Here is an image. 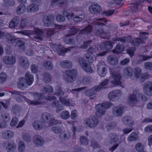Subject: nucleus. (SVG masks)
<instances>
[{"label": "nucleus", "mask_w": 152, "mask_h": 152, "mask_svg": "<svg viewBox=\"0 0 152 152\" xmlns=\"http://www.w3.org/2000/svg\"><path fill=\"white\" fill-rule=\"evenodd\" d=\"M110 20H107L105 18L94 19L92 25L97 28L94 31V34L96 36H99L102 38L108 39L110 37L109 30H104L101 27L107 25L110 30L115 31L118 28L117 25L115 24L110 23Z\"/></svg>", "instance_id": "f257e3e1"}, {"label": "nucleus", "mask_w": 152, "mask_h": 152, "mask_svg": "<svg viewBox=\"0 0 152 152\" xmlns=\"http://www.w3.org/2000/svg\"><path fill=\"white\" fill-rule=\"evenodd\" d=\"M24 34L29 36L30 39L36 41H42L43 38L42 37L43 34V31L39 29H37L34 31L28 30L24 32Z\"/></svg>", "instance_id": "f03ea898"}, {"label": "nucleus", "mask_w": 152, "mask_h": 152, "mask_svg": "<svg viewBox=\"0 0 152 152\" xmlns=\"http://www.w3.org/2000/svg\"><path fill=\"white\" fill-rule=\"evenodd\" d=\"M111 105V104L108 102H105L101 104H97L96 106V111L95 113L96 115L98 117H101L105 114L106 110L110 107Z\"/></svg>", "instance_id": "7ed1b4c3"}, {"label": "nucleus", "mask_w": 152, "mask_h": 152, "mask_svg": "<svg viewBox=\"0 0 152 152\" xmlns=\"http://www.w3.org/2000/svg\"><path fill=\"white\" fill-rule=\"evenodd\" d=\"M77 75V70L75 69L67 70L64 76V80L67 83H73L75 81Z\"/></svg>", "instance_id": "20e7f679"}, {"label": "nucleus", "mask_w": 152, "mask_h": 152, "mask_svg": "<svg viewBox=\"0 0 152 152\" xmlns=\"http://www.w3.org/2000/svg\"><path fill=\"white\" fill-rule=\"evenodd\" d=\"M32 97L34 100H29L28 102L31 105H39L41 103V101L45 98L44 95L42 93H39L34 92L32 93Z\"/></svg>", "instance_id": "39448f33"}, {"label": "nucleus", "mask_w": 152, "mask_h": 152, "mask_svg": "<svg viewBox=\"0 0 152 152\" xmlns=\"http://www.w3.org/2000/svg\"><path fill=\"white\" fill-rule=\"evenodd\" d=\"M121 76L119 73L114 72L112 73L111 76L110 77L109 80L111 83L113 84L121 86Z\"/></svg>", "instance_id": "423d86ee"}, {"label": "nucleus", "mask_w": 152, "mask_h": 152, "mask_svg": "<svg viewBox=\"0 0 152 152\" xmlns=\"http://www.w3.org/2000/svg\"><path fill=\"white\" fill-rule=\"evenodd\" d=\"M64 94L61 88L59 86H57L56 87V91L55 94L60 96L59 100L63 104L66 105H68L69 104V101L68 99H66L64 97H62Z\"/></svg>", "instance_id": "0eeeda50"}, {"label": "nucleus", "mask_w": 152, "mask_h": 152, "mask_svg": "<svg viewBox=\"0 0 152 152\" xmlns=\"http://www.w3.org/2000/svg\"><path fill=\"white\" fill-rule=\"evenodd\" d=\"M54 20L53 16L52 15H48L43 16L42 19V22L45 26L48 27L52 25Z\"/></svg>", "instance_id": "6e6552de"}, {"label": "nucleus", "mask_w": 152, "mask_h": 152, "mask_svg": "<svg viewBox=\"0 0 152 152\" xmlns=\"http://www.w3.org/2000/svg\"><path fill=\"white\" fill-rule=\"evenodd\" d=\"M78 63L85 71L92 72V70L90 65L88 64L86 60L83 57H80L78 58Z\"/></svg>", "instance_id": "1a4fd4ad"}, {"label": "nucleus", "mask_w": 152, "mask_h": 152, "mask_svg": "<svg viewBox=\"0 0 152 152\" xmlns=\"http://www.w3.org/2000/svg\"><path fill=\"white\" fill-rule=\"evenodd\" d=\"M60 46L56 45H54L53 46V50L56 52L59 55H64L65 52H67L70 51L71 49L73 48L74 47H70L67 48H62L60 47Z\"/></svg>", "instance_id": "9d476101"}, {"label": "nucleus", "mask_w": 152, "mask_h": 152, "mask_svg": "<svg viewBox=\"0 0 152 152\" xmlns=\"http://www.w3.org/2000/svg\"><path fill=\"white\" fill-rule=\"evenodd\" d=\"M122 93L120 90H113L109 93L108 97L110 100L115 101L118 99L119 97L122 95Z\"/></svg>", "instance_id": "9b49d317"}, {"label": "nucleus", "mask_w": 152, "mask_h": 152, "mask_svg": "<svg viewBox=\"0 0 152 152\" xmlns=\"http://www.w3.org/2000/svg\"><path fill=\"white\" fill-rule=\"evenodd\" d=\"M102 10L101 6L97 4H92L89 7V12L93 15H97L101 12Z\"/></svg>", "instance_id": "f8f14e48"}, {"label": "nucleus", "mask_w": 152, "mask_h": 152, "mask_svg": "<svg viewBox=\"0 0 152 152\" xmlns=\"http://www.w3.org/2000/svg\"><path fill=\"white\" fill-rule=\"evenodd\" d=\"M143 89L145 93L147 96L152 95V82L148 81L143 84Z\"/></svg>", "instance_id": "ddd939ff"}, {"label": "nucleus", "mask_w": 152, "mask_h": 152, "mask_svg": "<svg viewBox=\"0 0 152 152\" xmlns=\"http://www.w3.org/2000/svg\"><path fill=\"white\" fill-rule=\"evenodd\" d=\"M99 121L98 119L94 116L91 117L86 121V123L89 127L91 128H94L98 124Z\"/></svg>", "instance_id": "4468645a"}, {"label": "nucleus", "mask_w": 152, "mask_h": 152, "mask_svg": "<svg viewBox=\"0 0 152 152\" xmlns=\"http://www.w3.org/2000/svg\"><path fill=\"white\" fill-rule=\"evenodd\" d=\"M19 65L24 69L28 68L29 66V63L28 59L25 57H21L18 60Z\"/></svg>", "instance_id": "2eb2a0df"}, {"label": "nucleus", "mask_w": 152, "mask_h": 152, "mask_svg": "<svg viewBox=\"0 0 152 152\" xmlns=\"http://www.w3.org/2000/svg\"><path fill=\"white\" fill-rule=\"evenodd\" d=\"M124 109L123 107L114 106L113 109L112 113L115 116L121 117L124 113Z\"/></svg>", "instance_id": "dca6fc26"}, {"label": "nucleus", "mask_w": 152, "mask_h": 152, "mask_svg": "<svg viewBox=\"0 0 152 152\" xmlns=\"http://www.w3.org/2000/svg\"><path fill=\"white\" fill-rule=\"evenodd\" d=\"M128 103L131 106H133L138 102L137 95L135 94H129L128 99Z\"/></svg>", "instance_id": "f3484780"}, {"label": "nucleus", "mask_w": 152, "mask_h": 152, "mask_svg": "<svg viewBox=\"0 0 152 152\" xmlns=\"http://www.w3.org/2000/svg\"><path fill=\"white\" fill-rule=\"evenodd\" d=\"M3 62L6 64L12 65L16 62L15 57L13 56H4L3 58Z\"/></svg>", "instance_id": "a211bd4d"}, {"label": "nucleus", "mask_w": 152, "mask_h": 152, "mask_svg": "<svg viewBox=\"0 0 152 152\" xmlns=\"http://www.w3.org/2000/svg\"><path fill=\"white\" fill-rule=\"evenodd\" d=\"M33 141L37 146H42L44 142L43 139L40 135L38 134L34 136L33 137Z\"/></svg>", "instance_id": "6ab92c4d"}, {"label": "nucleus", "mask_w": 152, "mask_h": 152, "mask_svg": "<svg viewBox=\"0 0 152 152\" xmlns=\"http://www.w3.org/2000/svg\"><path fill=\"white\" fill-rule=\"evenodd\" d=\"M122 121L124 125L129 126H132L134 124V121L130 116H124L122 118Z\"/></svg>", "instance_id": "aec40b11"}, {"label": "nucleus", "mask_w": 152, "mask_h": 152, "mask_svg": "<svg viewBox=\"0 0 152 152\" xmlns=\"http://www.w3.org/2000/svg\"><path fill=\"white\" fill-rule=\"evenodd\" d=\"M20 21V19L18 17L15 16L13 17L9 23V27L12 28H15L18 26Z\"/></svg>", "instance_id": "412c9836"}, {"label": "nucleus", "mask_w": 152, "mask_h": 152, "mask_svg": "<svg viewBox=\"0 0 152 152\" xmlns=\"http://www.w3.org/2000/svg\"><path fill=\"white\" fill-rule=\"evenodd\" d=\"M32 126L36 130H40L45 127L42 121H34L32 124Z\"/></svg>", "instance_id": "4be33fe9"}, {"label": "nucleus", "mask_w": 152, "mask_h": 152, "mask_svg": "<svg viewBox=\"0 0 152 152\" xmlns=\"http://www.w3.org/2000/svg\"><path fill=\"white\" fill-rule=\"evenodd\" d=\"M99 91L96 86H94L90 89L86 90L85 93L86 96H91L95 95L97 91Z\"/></svg>", "instance_id": "5701e85b"}, {"label": "nucleus", "mask_w": 152, "mask_h": 152, "mask_svg": "<svg viewBox=\"0 0 152 152\" xmlns=\"http://www.w3.org/2000/svg\"><path fill=\"white\" fill-rule=\"evenodd\" d=\"M14 132L11 130H7L4 132L2 133V137L5 140H9L12 138L14 136Z\"/></svg>", "instance_id": "b1692460"}, {"label": "nucleus", "mask_w": 152, "mask_h": 152, "mask_svg": "<svg viewBox=\"0 0 152 152\" xmlns=\"http://www.w3.org/2000/svg\"><path fill=\"white\" fill-rule=\"evenodd\" d=\"M133 70L130 67H126L124 70L123 72V76L126 78L131 77L132 74Z\"/></svg>", "instance_id": "393cba45"}, {"label": "nucleus", "mask_w": 152, "mask_h": 152, "mask_svg": "<svg viewBox=\"0 0 152 152\" xmlns=\"http://www.w3.org/2000/svg\"><path fill=\"white\" fill-rule=\"evenodd\" d=\"M16 147V144L13 142H9L6 146V150L7 152H13L15 150Z\"/></svg>", "instance_id": "a878e982"}, {"label": "nucleus", "mask_w": 152, "mask_h": 152, "mask_svg": "<svg viewBox=\"0 0 152 152\" xmlns=\"http://www.w3.org/2000/svg\"><path fill=\"white\" fill-rule=\"evenodd\" d=\"M26 82L28 86L31 85L34 81L33 76L29 72H27L25 76Z\"/></svg>", "instance_id": "bb28decb"}, {"label": "nucleus", "mask_w": 152, "mask_h": 152, "mask_svg": "<svg viewBox=\"0 0 152 152\" xmlns=\"http://www.w3.org/2000/svg\"><path fill=\"white\" fill-rule=\"evenodd\" d=\"M60 65L63 68H71L72 66V62L68 60L61 61L60 63Z\"/></svg>", "instance_id": "cd10ccee"}, {"label": "nucleus", "mask_w": 152, "mask_h": 152, "mask_svg": "<svg viewBox=\"0 0 152 152\" xmlns=\"http://www.w3.org/2000/svg\"><path fill=\"white\" fill-rule=\"evenodd\" d=\"M70 136L71 134L68 131L64 132L60 134L59 138L61 141H64L69 139Z\"/></svg>", "instance_id": "c85d7f7f"}, {"label": "nucleus", "mask_w": 152, "mask_h": 152, "mask_svg": "<svg viewBox=\"0 0 152 152\" xmlns=\"http://www.w3.org/2000/svg\"><path fill=\"white\" fill-rule=\"evenodd\" d=\"M10 92L12 94H15L16 95V100L18 102H20L22 101V99L24 98V96L23 95V93L15 91H12Z\"/></svg>", "instance_id": "c756f323"}, {"label": "nucleus", "mask_w": 152, "mask_h": 152, "mask_svg": "<svg viewBox=\"0 0 152 152\" xmlns=\"http://www.w3.org/2000/svg\"><path fill=\"white\" fill-rule=\"evenodd\" d=\"M107 58L109 63L111 65H114L118 63V58L115 55H110L108 56Z\"/></svg>", "instance_id": "7c9ffc66"}, {"label": "nucleus", "mask_w": 152, "mask_h": 152, "mask_svg": "<svg viewBox=\"0 0 152 152\" xmlns=\"http://www.w3.org/2000/svg\"><path fill=\"white\" fill-rule=\"evenodd\" d=\"M51 118L50 115L47 112L43 113L42 115V122L44 124L48 123Z\"/></svg>", "instance_id": "2f4dec72"}, {"label": "nucleus", "mask_w": 152, "mask_h": 152, "mask_svg": "<svg viewBox=\"0 0 152 152\" xmlns=\"http://www.w3.org/2000/svg\"><path fill=\"white\" fill-rule=\"evenodd\" d=\"M26 7L24 5L20 4L15 9L17 14L18 15L23 14L26 11Z\"/></svg>", "instance_id": "473e14b6"}, {"label": "nucleus", "mask_w": 152, "mask_h": 152, "mask_svg": "<svg viewBox=\"0 0 152 152\" xmlns=\"http://www.w3.org/2000/svg\"><path fill=\"white\" fill-rule=\"evenodd\" d=\"M39 6L35 4H32L29 5L27 8V11L29 12H35L39 9Z\"/></svg>", "instance_id": "72a5a7b5"}, {"label": "nucleus", "mask_w": 152, "mask_h": 152, "mask_svg": "<svg viewBox=\"0 0 152 152\" xmlns=\"http://www.w3.org/2000/svg\"><path fill=\"white\" fill-rule=\"evenodd\" d=\"M112 43L108 41L102 43L100 45L101 48L103 50H110L112 48Z\"/></svg>", "instance_id": "f704fd0d"}, {"label": "nucleus", "mask_w": 152, "mask_h": 152, "mask_svg": "<svg viewBox=\"0 0 152 152\" xmlns=\"http://www.w3.org/2000/svg\"><path fill=\"white\" fill-rule=\"evenodd\" d=\"M110 143L111 144H114L117 143L119 140L118 136L116 134L111 133L110 134Z\"/></svg>", "instance_id": "c9c22d12"}, {"label": "nucleus", "mask_w": 152, "mask_h": 152, "mask_svg": "<svg viewBox=\"0 0 152 152\" xmlns=\"http://www.w3.org/2000/svg\"><path fill=\"white\" fill-rule=\"evenodd\" d=\"M92 30V27L89 25L81 30L79 32L80 34H88L91 33Z\"/></svg>", "instance_id": "e433bc0d"}, {"label": "nucleus", "mask_w": 152, "mask_h": 152, "mask_svg": "<svg viewBox=\"0 0 152 152\" xmlns=\"http://www.w3.org/2000/svg\"><path fill=\"white\" fill-rule=\"evenodd\" d=\"M18 84V87L20 89H23V87H26V86L27 83L24 78H20Z\"/></svg>", "instance_id": "4c0bfd02"}, {"label": "nucleus", "mask_w": 152, "mask_h": 152, "mask_svg": "<svg viewBox=\"0 0 152 152\" xmlns=\"http://www.w3.org/2000/svg\"><path fill=\"white\" fill-rule=\"evenodd\" d=\"M131 42L134 46H137L141 44L144 43L145 42L139 37L134 39L132 41H131Z\"/></svg>", "instance_id": "58836bf2"}, {"label": "nucleus", "mask_w": 152, "mask_h": 152, "mask_svg": "<svg viewBox=\"0 0 152 152\" xmlns=\"http://www.w3.org/2000/svg\"><path fill=\"white\" fill-rule=\"evenodd\" d=\"M63 40L66 44L73 45L75 43V39L74 37L69 38L66 36V37L63 38Z\"/></svg>", "instance_id": "ea45409f"}, {"label": "nucleus", "mask_w": 152, "mask_h": 152, "mask_svg": "<svg viewBox=\"0 0 152 152\" xmlns=\"http://www.w3.org/2000/svg\"><path fill=\"white\" fill-rule=\"evenodd\" d=\"M142 69L138 67H135L134 69V73L135 77L136 78H139L142 75Z\"/></svg>", "instance_id": "a19ab883"}, {"label": "nucleus", "mask_w": 152, "mask_h": 152, "mask_svg": "<svg viewBox=\"0 0 152 152\" xmlns=\"http://www.w3.org/2000/svg\"><path fill=\"white\" fill-rule=\"evenodd\" d=\"M80 31V29L77 28L75 26H72L70 28L68 35L71 36L74 35Z\"/></svg>", "instance_id": "79ce46f5"}, {"label": "nucleus", "mask_w": 152, "mask_h": 152, "mask_svg": "<svg viewBox=\"0 0 152 152\" xmlns=\"http://www.w3.org/2000/svg\"><path fill=\"white\" fill-rule=\"evenodd\" d=\"M53 91V87L50 86H48L44 87L41 90V91L44 94L52 93Z\"/></svg>", "instance_id": "37998d69"}, {"label": "nucleus", "mask_w": 152, "mask_h": 152, "mask_svg": "<svg viewBox=\"0 0 152 152\" xmlns=\"http://www.w3.org/2000/svg\"><path fill=\"white\" fill-rule=\"evenodd\" d=\"M43 65L45 69L48 70H51L53 68V64L50 61H45L43 63Z\"/></svg>", "instance_id": "c03bdc74"}, {"label": "nucleus", "mask_w": 152, "mask_h": 152, "mask_svg": "<svg viewBox=\"0 0 152 152\" xmlns=\"http://www.w3.org/2000/svg\"><path fill=\"white\" fill-rule=\"evenodd\" d=\"M109 80L108 79H106L102 81L98 86H96L99 91L102 89L104 88L108 83Z\"/></svg>", "instance_id": "a18cd8bd"}, {"label": "nucleus", "mask_w": 152, "mask_h": 152, "mask_svg": "<svg viewBox=\"0 0 152 152\" xmlns=\"http://www.w3.org/2000/svg\"><path fill=\"white\" fill-rule=\"evenodd\" d=\"M127 139L129 142L135 141L138 139V136L136 133L133 132L130 134Z\"/></svg>", "instance_id": "49530a36"}, {"label": "nucleus", "mask_w": 152, "mask_h": 152, "mask_svg": "<svg viewBox=\"0 0 152 152\" xmlns=\"http://www.w3.org/2000/svg\"><path fill=\"white\" fill-rule=\"evenodd\" d=\"M51 75L48 73L45 72L43 74V80L45 82L48 83L51 80Z\"/></svg>", "instance_id": "de8ad7c7"}, {"label": "nucleus", "mask_w": 152, "mask_h": 152, "mask_svg": "<svg viewBox=\"0 0 152 152\" xmlns=\"http://www.w3.org/2000/svg\"><path fill=\"white\" fill-rule=\"evenodd\" d=\"M6 37L7 41L8 42L11 43L14 42L16 39L14 35H11L9 34H6Z\"/></svg>", "instance_id": "09e8293b"}, {"label": "nucleus", "mask_w": 152, "mask_h": 152, "mask_svg": "<svg viewBox=\"0 0 152 152\" xmlns=\"http://www.w3.org/2000/svg\"><path fill=\"white\" fill-rule=\"evenodd\" d=\"M135 148L137 151L142 152L144 151V147L142 143L140 142H138L135 145Z\"/></svg>", "instance_id": "8fccbe9b"}, {"label": "nucleus", "mask_w": 152, "mask_h": 152, "mask_svg": "<svg viewBox=\"0 0 152 152\" xmlns=\"http://www.w3.org/2000/svg\"><path fill=\"white\" fill-rule=\"evenodd\" d=\"M140 5V4L138 3H131L130 6L131 10L133 12H136L138 11V6Z\"/></svg>", "instance_id": "3c124183"}, {"label": "nucleus", "mask_w": 152, "mask_h": 152, "mask_svg": "<svg viewBox=\"0 0 152 152\" xmlns=\"http://www.w3.org/2000/svg\"><path fill=\"white\" fill-rule=\"evenodd\" d=\"M60 117L62 119L64 120L68 119L70 117L69 112L67 110L63 111L61 114Z\"/></svg>", "instance_id": "603ef678"}, {"label": "nucleus", "mask_w": 152, "mask_h": 152, "mask_svg": "<svg viewBox=\"0 0 152 152\" xmlns=\"http://www.w3.org/2000/svg\"><path fill=\"white\" fill-rule=\"evenodd\" d=\"M124 47L120 45H118L116 46L115 49L113 50V52L115 53L118 54L121 53L124 50Z\"/></svg>", "instance_id": "864d4df0"}, {"label": "nucleus", "mask_w": 152, "mask_h": 152, "mask_svg": "<svg viewBox=\"0 0 152 152\" xmlns=\"http://www.w3.org/2000/svg\"><path fill=\"white\" fill-rule=\"evenodd\" d=\"M107 67L97 69L98 73L101 77H104L107 72Z\"/></svg>", "instance_id": "5fc2aeb1"}, {"label": "nucleus", "mask_w": 152, "mask_h": 152, "mask_svg": "<svg viewBox=\"0 0 152 152\" xmlns=\"http://www.w3.org/2000/svg\"><path fill=\"white\" fill-rule=\"evenodd\" d=\"M26 145L23 141L19 142L18 145V149L20 152H24L25 150Z\"/></svg>", "instance_id": "6e6d98bb"}, {"label": "nucleus", "mask_w": 152, "mask_h": 152, "mask_svg": "<svg viewBox=\"0 0 152 152\" xmlns=\"http://www.w3.org/2000/svg\"><path fill=\"white\" fill-rule=\"evenodd\" d=\"M16 45L18 47L19 49L23 50L24 49V42L23 41L19 40L16 42Z\"/></svg>", "instance_id": "4d7b16f0"}, {"label": "nucleus", "mask_w": 152, "mask_h": 152, "mask_svg": "<svg viewBox=\"0 0 152 152\" xmlns=\"http://www.w3.org/2000/svg\"><path fill=\"white\" fill-rule=\"evenodd\" d=\"M67 0H52L53 3L57 2L58 5L59 6H62L66 4Z\"/></svg>", "instance_id": "13d9d810"}, {"label": "nucleus", "mask_w": 152, "mask_h": 152, "mask_svg": "<svg viewBox=\"0 0 152 152\" xmlns=\"http://www.w3.org/2000/svg\"><path fill=\"white\" fill-rule=\"evenodd\" d=\"M61 123L62 122L60 121H58L53 118H50L48 124L49 126H51L52 125L60 124H61Z\"/></svg>", "instance_id": "bf43d9fd"}, {"label": "nucleus", "mask_w": 152, "mask_h": 152, "mask_svg": "<svg viewBox=\"0 0 152 152\" xmlns=\"http://www.w3.org/2000/svg\"><path fill=\"white\" fill-rule=\"evenodd\" d=\"M51 130L56 134H59L62 131V129L59 126H54L51 127Z\"/></svg>", "instance_id": "052dcab7"}, {"label": "nucleus", "mask_w": 152, "mask_h": 152, "mask_svg": "<svg viewBox=\"0 0 152 152\" xmlns=\"http://www.w3.org/2000/svg\"><path fill=\"white\" fill-rule=\"evenodd\" d=\"M7 78L6 74L4 72L0 74V83H3L6 82Z\"/></svg>", "instance_id": "680f3d73"}, {"label": "nucleus", "mask_w": 152, "mask_h": 152, "mask_svg": "<svg viewBox=\"0 0 152 152\" xmlns=\"http://www.w3.org/2000/svg\"><path fill=\"white\" fill-rule=\"evenodd\" d=\"M85 18V16L82 14L79 15H76L73 18V20L75 22L81 21Z\"/></svg>", "instance_id": "e2e57ef3"}, {"label": "nucleus", "mask_w": 152, "mask_h": 152, "mask_svg": "<svg viewBox=\"0 0 152 152\" xmlns=\"http://www.w3.org/2000/svg\"><path fill=\"white\" fill-rule=\"evenodd\" d=\"M90 82V78L88 77H83L81 83L84 85H88L89 84Z\"/></svg>", "instance_id": "0e129e2a"}, {"label": "nucleus", "mask_w": 152, "mask_h": 152, "mask_svg": "<svg viewBox=\"0 0 152 152\" xmlns=\"http://www.w3.org/2000/svg\"><path fill=\"white\" fill-rule=\"evenodd\" d=\"M84 56L90 64L93 63L94 61V58L92 56L90 55L88 53H86Z\"/></svg>", "instance_id": "69168bd1"}, {"label": "nucleus", "mask_w": 152, "mask_h": 152, "mask_svg": "<svg viewBox=\"0 0 152 152\" xmlns=\"http://www.w3.org/2000/svg\"><path fill=\"white\" fill-rule=\"evenodd\" d=\"M116 126V124L114 122H111L108 124L106 126V128L108 131L113 129Z\"/></svg>", "instance_id": "338daca9"}, {"label": "nucleus", "mask_w": 152, "mask_h": 152, "mask_svg": "<svg viewBox=\"0 0 152 152\" xmlns=\"http://www.w3.org/2000/svg\"><path fill=\"white\" fill-rule=\"evenodd\" d=\"M80 140L81 144L84 145H87L88 142L87 138L84 136H81Z\"/></svg>", "instance_id": "774afa93"}]
</instances>
